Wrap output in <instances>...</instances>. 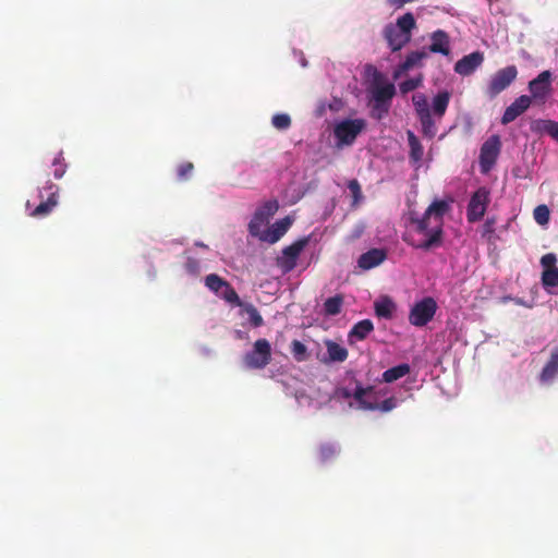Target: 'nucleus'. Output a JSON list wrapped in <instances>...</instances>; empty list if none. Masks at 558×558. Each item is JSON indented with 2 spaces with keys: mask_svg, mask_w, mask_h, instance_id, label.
<instances>
[{
  "mask_svg": "<svg viewBox=\"0 0 558 558\" xmlns=\"http://www.w3.org/2000/svg\"><path fill=\"white\" fill-rule=\"evenodd\" d=\"M449 209L450 206L446 201H434L426 209V216H432L435 221L429 238L422 241H409L408 239L404 241L412 247L423 251L440 247L444 242L442 219Z\"/></svg>",
  "mask_w": 558,
  "mask_h": 558,
  "instance_id": "nucleus-1",
  "label": "nucleus"
},
{
  "mask_svg": "<svg viewBox=\"0 0 558 558\" xmlns=\"http://www.w3.org/2000/svg\"><path fill=\"white\" fill-rule=\"evenodd\" d=\"M366 129L364 119H344L333 126V136L337 147L351 146L359 134Z\"/></svg>",
  "mask_w": 558,
  "mask_h": 558,
  "instance_id": "nucleus-2",
  "label": "nucleus"
},
{
  "mask_svg": "<svg viewBox=\"0 0 558 558\" xmlns=\"http://www.w3.org/2000/svg\"><path fill=\"white\" fill-rule=\"evenodd\" d=\"M412 102L422 126L423 136L433 140L437 134V119L432 114L426 96L417 93L412 96Z\"/></svg>",
  "mask_w": 558,
  "mask_h": 558,
  "instance_id": "nucleus-3",
  "label": "nucleus"
},
{
  "mask_svg": "<svg viewBox=\"0 0 558 558\" xmlns=\"http://www.w3.org/2000/svg\"><path fill=\"white\" fill-rule=\"evenodd\" d=\"M271 361V347L267 339H258L253 349L245 353L243 363L250 369H263Z\"/></svg>",
  "mask_w": 558,
  "mask_h": 558,
  "instance_id": "nucleus-4",
  "label": "nucleus"
},
{
  "mask_svg": "<svg viewBox=\"0 0 558 558\" xmlns=\"http://www.w3.org/2000/svg\"><path fill=\"white\" fill-rule=\"evenodd\" d=\"M518 70L515 65H508L498 70L490 78L485 94L490 98H495L501 92L507 89L517 78Z\"/></svg>",
  "mask_w": 558,
  "mask_h": 558,
  "instance_id": "nucleus-5",
  "label": "nucleus"
},
{
  "mask_svg": "<svg viewBox=\"0 0 558 558\" xmlns=\"http://www.w3.org/2000/svg\"><path fill=\"white\" fill-rule=\"evenodd\" d=\"M490 203V193L485 186L478 187L472 195L466 207V219L470 223L480 221Z\"/></svg>",
  "mask_w": 558,
  "mask_h": 558,
  "instance_id": "nucleus-6",
  "label": "nucleus"
},
{
  "mask_svg": "<svg viewBox=\"0 0 558 558\" xmlns=\"http://www.w3.org/2000/svg\"><path fill=\"white\" fill-rule=\"evenodd\" d=\"M436 311V301L430 296H426L413 305L409 314V322L415 327H423L433 319Z\"/></svg>",
  "mask_w": 558,
  "mask_h": 558,
  "instance_id": "nucleus-7",
  "label": "nucleus"
},
{
  "mask_svg": "<svg viewBox=\"0 0 558 558\" xmlns=\"http://www.w3.org/2000/svg\"><path fill=\"white\" fill-rule=\"evenodd\" d=\"M39 197L41 202L29 214L34 218L46 217L53 210L59 202V187L48 181L46 185L39 190Z\"/></svg>",
  "mask_w": 558,
  "mask_h": 558,
  "instance_id": "nucleus-8",
  "label": "nucleus"
},
{
  "mask_svg": "<svg viewBox=\"0 0 558 558\" xmlns=\"http://www.w3.org/2000/svg\"><path fill=\"white\" fill-rule=\"evenodd\" d=\"M308 242L310 236H303L282 250L281 256L277 257V266L283 274H288L296 267L298 258Z\"/></svg>",
  "mask_w": 558,
  "mask_h": 558,
  "instance_id": "nucleus-9",
  "label": "nucleus"
},
{
  "mask_svg": "<svg viewBox=\"0 0 558 558\" xmlns=\"http://www.w3.org/2000/svg\"><path fill=\"white\" fill-rule=\"evenodd\" d=\"M551 76V72L545 70L530 81L529 92L531 93L532 101L538 105H544L547 101L553 92Z\"/></svg>",
  "mask_w": 558,
  "mask_h": 558,
  "instance_id": "nucleus-10",
  "label": "nucleus"
},
{
  "mask_svg": "<svg viewBox=\"0 0 558 558\" xmlns=\"http://www.w3.org/2000/svg\"><path fill=\"white\" fill-rule=\"evenodd\" d=\"M501 142L498 135L488 137L481 147L480 166L483 173L488 172L500 154Z\"/></svg>",
  "mask_w": 558,
  "mask_h": 558,
  "instance_id": "nucleus-11",
  "label": "nucleus"
},
{
  "mask_svg": "<svg viewBox=\"0 0 558 558\" xmlns=\"http://www.w3.org/2000/svg\"><path fill=\"white\" fill-rule=\"evenodd\" d=\"M484 62V54L481 51H474L462 57L454 64V72L461 76H469L475 72Z\"/></svg>",
  "mask_w": 558,
  "mask_h": 558,
  "instance_id": "nucleus-12",
  "label": "nucleus"
},
{
  "mask_svg": "<svg viewBox=\"0 0 558 558\" xmlns=\"http://www.w3.org/2000/svg\"><path fill=\"white\" fill-rule=\"evenodd\" d=\"M412 35H407L392 23L384 28V38L392 51L401 50L410 40Z\"/></svg>",
  "mask_w": 558,
  "mask_h": 558,
  "instance_id": "nucleus-13",
  "label": "nucleus"
},
{
  "mask_svg": "<svg viewBox=\"0 0 558 558\" xmlns=\"http://www.w3.org/2000/svg\"><path fill=\"white\" fill-rule=\"evenodd\" d=\"M532 98L527 95H521L518 97L509 107L506 108L501 123L509 124L514 121L518 117L524 113L531 106Z\"/></svg>",
  "mask_w": 558,
  "mask_h": 558,
  "instance_id": "nucleus-14",
  "label": "nucleus"
},
{
  "mask_svg": "<svg viewBox=\"0 0 558 558\" xmlns=\"http://www.w3.org/2000/svg\"><path fill=\"white\" fill-rule=\"evenodd\" d=\"M427 52L440 53L442 56H449L450 53V38L449 35L442 31L437 29L430 34V44L427 47Z\"/></svg>",
  "mask_w": 558,
  "mask_h": 558,
  "instance_id": "nucleus-15",
  "label": "nucleus"
},
{
  "mask_svg": "<svg viewBox=\"0 0 558 558\" xmlns=\"http://www.w3.org/2000/svg\"><path fill=\"white\" fill-rule=\"evenodd\" d=\"M387 258V252L384 248H371L363 253L357 259V266L361 269L369 270L384 263Z\"/></svg>",
  "mask_w": 558,
  "mask_h": 558,
  "instance_id": "nucleus-16",
  "label": "nucleus"
},
{
  "mask_svg": "<svg viewBox=\"0 0 558 558\" xmlns=\"http://www.w3.org/2000/svg\"><path fill=\"white\" fill-rule=\"evenodd\" d=\"M427 57L428 52L425 49L410 52L405 60L395 70L393 78L397 80L401 74L408 72L414 66L420 65L422 60L426 59Z\"/></svg>",
  "mask_w": 558,
  "mask_h": 558,
  "instance_id": "nucleus-17",
  "label": "nucleus"
},
{
  "mask_svg": "<svg viewBox=\"0 0 558 558\" xmlns=\"http://www.w3.org/2000/svg\"><path fill=\"white\" fill-rule=\"evenodd\" d=\"M556 376H558V347L554 348L551 351L549 360L546 362L539 374V380L547 383Z\"/></svg>",
  "mask_w": 558,
  "mask_h": 558,
  "instance_id": "nucleus-18",
  "label": "nucleus"
},
{
  "mask_svg": "<svg viewBox=\"0 0 558 558\" xmlns=\"http://www.w3.org/2000/svg\"><path fill=\"white\" fill-rule=\"evenodd\" d=\"M450 93L448 90L439 92L434 98L432 102V114L440 120L449 106L450 102Z\"/></svg>",
  "mask_w": 558,
  "mask_h": 558,
  "instance_id": "nucleus-19",
  "label": "nucleus"
},
{
  "mask_svg": "<svg viewBox=\"0 0 558 558\" xmlns=\"http://www.w3.org/2000/svg\"><path fill=\"white\" fill-rule=\"evenodd\" d=\"M292 222L293 221L290 217H284L276 221L271 226L269 233L265 236V240L269 243H276L289 230Z\"/></svg>",
  "mask_w": 558,
  "mask_h": 558,
  "instance_id": "nucleus-20",
  "label": "nucleus"
},
{
  "mask_svg": "<svg viewBox=\"0 0 558 558\" xmlns=\"http://www.w3.org/2000/svg\"><path fill=\"white\" fill-rule=\"evenodd\" d=\"M373 101H377V107L380 102L390 104V100L396 95V87L392 83L385 85H376L373 89Z\"/></svg>",
  "mask_w": 558,
  "mask_h": 558,
  "instance_id": "nucleus-21",
  "label": "nucleus"
},
{
  "mask_svg": "<svg viewBox=\"0 0 558 558\" xmlns=\"http://www.w3.org/2000/svg\"><path fill=\"white\" fill-rule=\"evenodd\" d=\"M374 310L378 317L391 319L396 310V304L389 296H383L374 303Z\"/></svg>",
  "mask_w": 558,
  "mask_h": 558,
  "instance_id": "nucleus-22",
  "label": "nucleus"
},
{
  "mask_svg": "<svg viewBox=\"0 0 558 558\" xmlns=\"http://www.w3.org/2000/svg\"><path fill=\"white\" fill-rule=\"evenodd\" d=\"M407 137H408V144L410 147L409 157H410L411 161H413L414 163H418L423 158L424 148H423L420 140L417 138V136L414 134V132L409 130L407 132Z\"/></svg>",
  "mask_w": 558,
  "mask_h": 558,
  "instance_id": "nucleus-23",
  "label": "nucleus"
},
{
  "mask_svg": "<svg viewBox=\"0 0 558 558\" xmlns=\"http://www.w3.org/2000/svg\"><path fill=\"white\" fill-rule=\"evenodd\" d=\"M374 329V325L371 319H363L356 323L349 332V340L352 338L357 340H364Z\"/></svg>",
  "mask_w": 558,
  "mask_h": 558,
  "instance_id": "nucleus-24",
  "label": "nucleus"
},
{
  "mask_svg": "<svg viewBox=\"0 0 558 558\" xmlns=\"http://www.w3.org/2000/svg\"><path fill=\"white\" fill-rule=\"evenodd\" d=\"M411 367L407 363L399 364L397 366H393L391 368H388L383 373V381L384 383H393L405 375L410 374Z\"/></svg>",
  "mask_w": 558,
  "mask_h": 558,
  "instance_id": "nucleus-25",
  "label": "nucleus"
},
{
  "mask_svg": "<svg viewBox=\"0 0 558 558\" xmlns=\"http://www.w3.org/2000/svg\"><path fill=\"white\" fill-rule=\"evenodd\" d=\"M328 357L331 362H344L348 359V350L335 341H326Z\"/></svg>",
  "mask_w": 558,
  "mask_h": 558,
  "instance_id": "nucleus-26",
  "label": "nucleus"
},
{
  "mask_svg": "<svg viewBox=\"0 0 558 558\" xmlns=\"http://www.w3.org/2000/svg\"><path fill=\"white\" fill-rule=\"evenodd\" d=\"M430 219L432 216H426V211L421 218L414 217L413 215L410 217V221L414 226L415 232L426 235V239L429 238L432 231V228H429Z\"/></svg>",
  "mask_w": 558,
  "mask_h": 558,
  "instance_id": "nucleus-27",
  "label": "nucleus"
},
{
  "mask_svg": "<svg viewBox=\"0 0 558 558\" xmlns=\"http://www.w3.org/2000/svg\"><path fill=\"white\" fill-rule=\"evenodd\" d=\"M343 305V296L337 294L335 296L328 298L324 302V312L328 316H336L341 312Z\"/></svg>",
  "mask_w": 558,
  "mask_h": 558,
  "instance_id": "nucleus-28",
  "label": "nucleus"
},
{
  "mask_svg": "<svg viewBox=\"0 0 558 558\" xmlns=\"http://www.w3.org/2000/svg\"><path fill=\"white\" fill-rule=\"evenodd\" d=\"M239 307L242 308V313H245L253 327H260L264 325V319L257 308L251 303H242Z\"/></svg>",
  "mask_w": 558,
  "mask_h": 558,
  "instance_id": "nucleus-29",
  "label": "nucleus"
},
{
  "mask_svg": "<svg viewBox=\"0 0 558 558\" xmlns=\"http://www.w3.org/2000/svg\"><path fill=\"white\" fill-rule=\"evenodd\" d=\"M373 390V387H367V388H364L362 386H357L354 393H353V398L355 399V401L359 402L360 407L364 410H371V411H374L377 409V403L376 402H368L365 400V395L368 392V391H372Z\"/></svg>",
  "mask_w": 558,
  "mask_h": 558,
  "instance_id": "nucleus-30",
  "label": "nucleus"
},
{
  "mask_svg": "<svg viewBox=\"0 0 558 558\" xmlns=\"http://www.w3.org/2000/svg\"><path fill=\"white\" fill-rule=\"evenodd\" d=\"M393 25L404 32V34L412 35V31L416 27V22L414 15L411 12H408L399 16Z\"/></svg>",
  "mask_w": 558,
  "mask_h": 558,
  "instance_id": "nucleus-31",
  "label": "nucleus"
},
{
  "mask_svg": "<svg viewBox=\"0 0 558 558\" xmlns=\"http://www.w3.org/2000/svg\"><path fill=\"white\" fill-rule=\"evenodd\" d=\"M218 296L225 300L226 302L232 304L233 306L242 305V301L240 300L234 288L227 282V284L222 288V290L218 293Z\"/></svg>",
  "mask_w": 558,
  "mask_h": 558,
  "instance_id": "nucleus-32",
  "label": "nucleus"
},
{
  "mask_svg": "<svg viewBox=\"0 0 558 558\" xmlns=\"http://www.w3.org/2000/svg\"><path fill=\"white\" fill-rule=\"evenodd\" d=\"M268 221V218L258 208L248 223V231L252 235H258L262 227Z\"/></svg>",
  "mask_w": 558,
  "mask_h": 558,
  "instance_id": "nucleus-33",
  "label": "nucleus"
},
{
  "mask_svg": "<svg viewBox=\"0 0 558 558\" xmlns=\"http://www.w3.org/2000/svg\"><path fill=\"white\" fill-rule=\"evenodd\" d=\"M537 130L558 142V122L553 120H538Z\"/></svg>",
  "mask_w": 558,
  "mask_h": 558,
  "instance_id": "nucleus-34",
  "label": "nucleus"
},
{
  "mask_svg": "<svg viewBox=\"0 0 558 558\" xmlns=\"http://www.w3.org/2000/svg\"><path fill=\"white\" fill-rule=\"evenodd\" d=\"M541 280L545 289L558 287V267L554 269H544Z\"/></svg>",
  "mask_w": 558,
  "mask_h": 558,
  "instance_id": "nucleus-35",
  "label": "nucleus"
},
{
  "mask_svg": "<svg viewBox=\"0 0 558 558\" xmlns=\"http://www.w3.org/2000/svg\"><path fill=\"white\" fill-rule=\"evenodd\" d=\"M228 281L222 279L220 276L216 274H210L205 278L206 287L215 292L217 295L222 290V288L227 284Z\"/></svg>",
  "mask_w": 558,
  "mask_h": 558,
  "instance_id": "nucleus-36",
  "label": "nucleus"
},
{
  "mask_svg": "<svg viewBox=\"0 0 558 558\" xmlns=\"http://www.w3.org/2000/svg\"><path fill=\"white\" fill-rule=\"evenodd\" d=\"M291 353L295 361L304 362L308 359L306 345L300 340H293L291 343Z\"/></svg>",
  "mask_w": 558,
  "mask_h": 558,
  "instance_id": "nucleus-37",
  "label": "nucleus"
},
{
  "mask_svg": "<svg viewBox=\"0 0 558 558\" xmlns=\"http://www.w3.org/2000/svg\"><path fill=\"white\" fill-rule=\"evenodd\" d=\"M291 118L288 113H276L271 118V124L275 129L284 131L291 126Z\"/></svg>",
  "mask_w": 558,
  "mask_h": 558,
  "instance_id": "nucleus-38",
  "label": "nucleus"
},
{
  "mask_svg": "<svg viewBox=\"0 0 558 558\" xmlns=\"http://www.w3.org/2000/svg\"><path fill=\"white\" fill-rule=\"evenodd\" d=\"M53 177L61 179L66 171V163L64 162L63 153L59 151L52 161Z\"/></svg>",
  "mask_w": 558,
  "mask_h": 558,
  "instance_id": "nucleus-39",
  "label": "nucleus"
},
{
  "mask_svg": "<svg viewBox=\"0 0 558 558\" xmlns=\"http://www.w3.org/2000/svg\"><path fill=\"white\" fill-rule=\"evenodd\" d=\"M533 216L538 225L544 226L548 223L550 213L546 205H538L537 207H535Z\"/></svg>",
  "mask_w": 558,
  "mask_h": 558,
  "instance_id": "nucleus-40",
  "label": "nucleus"
},
{
  "mask_svg": "<svg viewBox=\"0 0 558 558\" xmlns=\"http://www.w3.org/2000/svg\"><path fill=\"white\" fill-rule=\"evenodd\" d=\"M348 189L352 195V206H356L363 198L361 185L356 179H352L348 182Z\"/></svg>",
  "mask_w": 558,
  "mask_h": 558,
  "instance_id": "nucleus-41",
  "label": "nucleus"
},
{
  "mask_svg": "<svg viewBox=\"0 0 558 558\" xmlns=\"http://www.w3.org/2000/svg\"><path fill=\"white\" fill-rule=\"evenodd\" d=\"M337 453L338 449L331 444L322 445L319 448V459L322 462H328L332 460Z\"/></svg>",
  "mask_w": 558,
  "mask_h": 558,
  "instance_id": "nucleus-42",
  "label": "nucleus"
},
{
  "mask_svg": "<svg viewBox=\"0 0 558 558\" xmlns=\"http://www.w3.org/2000/svg\"><path fill=\"white\" fill-rule=\"evenodd\" d=\"M421 85H422L421 76L412 77V78H408V80L403 81L402 83H400L399 89H400L401 94L405 95V94L416 89Z\"/></svg>",
  "mask_w": 558,
  "mask_h": 558,
  "instance_id": "nucleus-43",
  "label": "nucleus"
},
{
  "mask_svg": "<svg viewBox=\"0 0 558 558\" xmlns=\"http://www.w3.org/2000/svg\"><path fill=\"white\" fill-rule=\"evenodd\" d=\"M194 165L190 161L182 162L177 168V177L180 181H186L192 175Z\"/></svg>",
  "mask_w": 558,
  "mask_h": 558,
  "instance_id": "nucleus-44",
  "label": "nucleus"
},
{
  "mask_svg": "<svg viewBox=\"0 0 558 558\" xmlns=\"http://www.w3.org/2000/svg\"><path fill=\"white\" fill-rule=\"evenodd\" d=\"M278 208H279V204L276 199L267 201L260 207H258V209L262 210L263 214L268 219L277 213Z\"/></svg>",
  "mask_w": 558,
  "mask_h": 558,
  "instance_id": "nucleus-45",
  "label": "nucleus"
},
{
  "mask_svg": "<svg viewBox=\"0 0 558 558\" xmlns=\"http://www.w3.org/2000/svg\"><path fill=\"white\" fill-rule=\"evenodd\" d=\"M390 104L380 102L377 107V101H373L372 105V116L378 120H380L384 116H386L389 111Z\"/></svg>",
  "mask_w": 558,
  "mask_h": 558,
  "instance_id": "nucleus-46",
  "label": "nucleus"
},
{
  "mask_svg": "<svg viewBox=\"0 0 558 558\" xmlns=\"http://www.w3.org/2000/svg\"><path fill=\"white\" fill-rule=\"evenodd\" d=\"M557 257L554 253H547L542 256L541 258V265L544 269H554L556 267Z\"/></svg>",
  "mask_w": 558,
  "mask_h": 558,
  "instance_id": "nucleus-47",
  "label": "nucleus"
},
{
  "mask_svg": "<svg viewBox=\"0 0 558 558\" xmlns=\"http://www.w3.org/2000/svg\"><path fill=\"white\" fill-rule=\"evenodd\" d=\"M397 407V399L395 397H390L385 399L381 403H377V409L381 412H389Z\"/></svg>",
  "mask_w": 558,
  "mask_h": 558,
  "instance_id": "nucleus-48",
  "label": "nucleus"
},
{
  "mask_svg": "<svg viewBox=\"0 0 558 558\" xmlns=\"http://www.w3.org/2000/svg\"><path fill=\"white\" fill-rule=\"evenodd\" d=\"M185 268L190 274L196 275L199 270V263L195 258H189Z\"/></svg>",
  "mask_w": 558,
  "mask_h": 558,
  "instance_id": "nucleus-49",
  "label": "nucleus"
},
{
  "mask_svg": "<svg viewBox=\"0 0 558 558\" xmlns=\"http://www.w3.org/2000/svg\"><path fill=\"white\" fill-rule=\"evenodd\" d=\"M494 225H495V220L494 219H487L484 223V231L485 233H492L494 232Z\"/></svg>",
  "mask_w": 558,
  "mask_h": 558,
  "instance_id": "nucleus-50",
  "label": "nucleus"
},
{
  "mask_svg": "<svg viewBox=\"0 0 558 558\" xmlns=\"http://www.w3.org/2000/svg\"><path fill=\"white\" fill-rule=\"evenodd\" d=\"M197 245L201 246V247H206V245L203 244V243H197Z\"/></svg>",
  "mask_w": 558,
  "mask_h": 558,
  "instance_id": "nucleus-51",
  "label": "nucleus"
}]
</instances>
